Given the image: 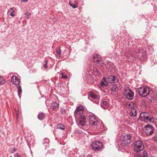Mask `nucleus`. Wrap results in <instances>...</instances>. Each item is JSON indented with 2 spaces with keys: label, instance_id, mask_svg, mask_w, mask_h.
I'll use <instances>...</instances> for the list:
<instances>
[{
  "label": "nucleus",
  "instance_id": "1",
  "mask_svg": "<svg viewBox=\"0 0 157 157\" xmlns=\"http://www.w3.org/2000/svg\"><path fill=\"white\" fill-rule=\"evenodd\" d=\"M123 94L125 97L128 100H132L133 99L134 93L128 87L124 88Z\"/></svg>",
  "mask_w": 157,
  "mask_h": 157
},
{
  "label": "nucleus",
  "instance_id": "2",
  "mask_svg": "<svg viewBox=\"0 0 157 157\" xmlns=\"http://www.w3.org/2000/svg\"><path fill=\"white\" fill-rule=\"evenodd\" d=\"M136 91L140 96L146 97L149 94L150 90L148 87H142L138 88Z\"/></svg>",
  "mask_w": 157,
  "mask_h": 157
},
{
  "label": "nucleus",
  "instance_id": "3",
  "mask_svg": "<svg viewBox=\"0 0 157 157\" xmlns=\"http://www.w3.org/2000/svg\"><path fill=\"white\" fill-rule=\"evenodd\" d=\"M131 136L130 134H127L121 138V144L122 146H127L131 143Z\"/></svg>",
  "mask_w": 157,
  "mask_h": 157
},
{
  "label": "nucleus",
  "instance_id": "4",
  "mask_svg": "<svg viewBox=\"0 0 157 157\" xmlns=\"http://www.w3.org/2000/svg\"><path fill=\"white\" fill-rule=\"evenodd\" d=\"M92 149L95 151H101L103 147L102 143L99 141L93 142L91 144Z\"/></svg>",
  "mask_w": 157,
  "mask_h": 157
},
{
  "label": "nucleus",
  "instance_id": "5",
  "mask_svg": "<svg viewBox=\"0 0 157 157\" xmlns=\"http://www.w3.org/2000/svg\"><path fill=\"white\" fill-rule=\"evenodd\" d=\"M144 148L143 143L140 141L137 140L135 143L134 147V150L137 153L143 150Z\"/></svg>",
  "mask_w": 157,
  "mask_h": 157
},
{
  "label": "nucleus",
  "instance_id": "6",
  "mask_svg": "<svg viewBox=\"0 0 157 157\" xmlns=\"http://www.w3.org/2000/svg\"><path fill=\"white\" fill-rule=\"evenodd\" d=\"M93 60L94 63L98 66H102L104 63L103 62L101 56L98 55H94L93 57Z\"/></svg>",
  "mask_w": 157,
  "mask_h": 157
},
{
  "label": "nucleus",
  "instance_id": "7",
  "mask_svg": "<svg viewBox=\"0 0 157 157\" xmlns=\"http://www.w3.org/2000/svg\"><path fill=\"white\" fill-rule=\"evenodd\" d=\"M154 128L150 124L145 125L144 128V131L147 135H151L153 133Z\"/></svg>",
  "mask_w": 157,
  "mask_h": 157
},
{
  "label": "nucleus",
  "instance_id": "8",
  "mask_svg": "<svg viewBox=\"0 0 157 157\" xmlns=\"http://www.w3.org/2000/svg\"><path fill=\"white\" fill-rule=\"evenodd\" d=\"M89 121L90 125L96 126L98 123V118L93 114L90 115L89 116Z\"/></svg>",
  "mask_w": 157,
  "mask_h": 157
},
{
  "label": "nucleus",
  "instance_id": "9",
  "mask_svg": "<svg viewBox=\"0 0 157 157\" xmlns=\"http://www.w3.org/2000/svg\"><path fill=\"white\" fill-rule=\"evenodd\" d=\"M83 109L82 106H79L77 107L75 111L74 116L75 117L83 115Z\"/></svg>",
  "mask_w": 157,
  "mask_h": 157
},
{
  "label": "nucleus",
  "instance_id": "10",
  "mask_svg": "<svg viewBox=\"0 0 157 157\" xmlns=\"http://www.w3.org/2000/svg\"><path fill=\"white\" fill-rule=\"evenodd\" d=\"M76 118H78L79 119V123L80 125L82 126H84L86 125V118L84 115L80 116L75 117Z\"/></svg>",
  "mask_w": 157,
  "mask_h": 157
},
{
  "label": "nucleus",
  "instance_id": "11",
  "mask_svg": "<svg viewBox=\"0 0 157 157\" xmlns=\"http://www.w3.org/2000/svg\"><path fill=\"white\" fill-rule=\"evenodd\" d=\"M107 80L111 83L117 82L118 81V78L116 76L112 75L109 76L108 77Z\"/></svg>",
  "mask_w": 157,
  "mask_h": 157
},
{
  "label": "nucleus",
  "instance_id": "12",
  "mask_svg": "<svg viewBox=\"0 0 157 157\" xmlns=\"http://www.w3.org/2000/svg\"><path fill=\"white\" fill-rule=\"evenodd\" d=\"M132 53L129 49H128L125 52L123 51L121 53V56L124 59L128 58V55L131 56Z\"/></svg>",
  "mask_w": 157,
  "mask_h": 157
},
{
  "label": "nucleus",
  "instance_id": "13",
  "mask_svg": "<svg viewBox=\"0 0 157 157\" xmlns=\"http://www.w3.org/2000/svg\"><path fill=\"white\" fill-rule=\"evenodd\" d=\"M110 104L108 100H105L101 103V106L104 109H106L109 106Z\"/></svg>",
  "mask_w": 157,
  "mask_h": 157
},
{
  "label": "nucleus",
  "instance_id": "14",
  "mask_svg": "<svg viewBox=\"0 0 157 157\" xmlns=\"http://www.w3.org/2000/svg\"><path fill=\"white\" fill-rule=\"evenodd\" d=\"M135 52L136 53H139V55L138 56V57L139 59H140L141 57L143 56V54H144L145 51L143 49L137 48L135 51Z\"/></svg>",
  "mask_w": 157,
  "mask_h": 157
},
{
  "label": "nucleus",
  "instance_id": "15",
  "mask_svg": "<svg viewBox=\"0 0 157 157\" xmlns=\"http://www.w3.org/2000/svg\"><path fill=\"white\" fill-rule=\"evenodd\" d=\"M148 114L146 112H142L141 113L140 115L139 119L140 121H144L145 119L147 117Z\"/></svg>",
  "mask_w": 157,
  "mask_h": 157
},
{
  "label": "nucleus",
  "instance_id": "16",
  "mask_svg": "<svg viewBox=\"0 0 157 157\" xmlns=\"http://www.w3.org/2000/svg\"><path fill=\"white\" fill-rule=\"evenodd\" d=\"M11 81L13 84L15 85H18L19 83L20 80L17 77L13 76L11 78Z\"/></svg>",
  "mask_w": 157,
  "mask_h": 157
},
{
  "label": "nucleus",
  "instance_id": "17",
  "mask_svg": "<svg viewBox=\"0 0 157 157\" xmlns=\"http://www.w3.org/2000/svg\"><path fill=\"white\" fill-rule=\"evenodd\" d=\"M148 121L152 123H154L155 122V120L153 117L151 115H149V114L147 116L146 119H145V121H144V122H147Z\"/></svg>",
  "mask_w": 157,
  "mask_h": 157
},
{
  "label": "nucleus",
  "instance_id": "18",
  "mask_svg": "<svg viewBox=\"0 0 157 157\" xmlns=\"http://www.w3.org/2000/svg\"><path fill=\"white\" fill-rule=\"evenodd\" d=\"M90 96L92 98L94 99H98L99 97L98 95H96L95 93L92 92H90L89 93L88 99H89V97Z\"/></svg>",
  "mask_w": 157,
  "mask_h": 157
},
{
  "label": "nucleus",
  "instance_id": "19",
  "mask_svg": "<svg viewBox=\"0 0 157 157\" xmlns=\"http://www.w3.org/2000/svg\"><path fill=\"white\" fill-rule=\"evenodd\" d=\"M138 157H147V151H144L143 152H141L138 156Z\"/></svg>",
  "mask_w": 157,
  "mask_h": 157
},
{
  "label": "nucleus",
  "instance_id": "20",
  "mask_svg": "<svg viewBox=\"0 0 157 157\" xmlns=\"http://www.w3.org/2000/svg\"><path fill=\"white\" fill-rule=\"evenodd\" d=\"M104 81L100 83L99 85L102 86L104 87L108 85V83L106 81V78H104Z\"/></svg>",
  "mask_w": 157,
  "mask_h": 157
},
{
  "label": "nucleus",
  "instance_id": "21",
  "mask_svg": "<svg viewBox=\"0 0 157 157\" xmlns=\"http://www.w3.org/2000/svg\"><path fill=\"white\" fill-rule=\"evenodd\" d=\"M59 106L58 104L56 102H53L51 104V107L53 110L55 109Z\"/></svg>",
  "mask_w": 157,
  "mask_h": 157
},
{
  "label": "nucleus",
  "instance_id": "22",
  "mask_svg": "<svg viewBox=\"0 0 157 157\" xmlns=\"http://www.w3.org/2000/svg\"><path fill=\"white\" fill-rule=\"evenodd\" d=\"M18 95L19 98H21L22 93V89L20 86L18 85L17 87Z\"/></svg>",
  "mask_w": 157,
  "mask_h": 157
},
{
  "label": "nucleus",
  "instance_id": "23",
  "mask_svg": "<svg viewBox=\"0 0 157 157\" xmlns=\"http://www.w3.org/2000/svg\"><path fill=\"white\" fill-rule=\"evenodd\" d=\"M37 117L39 120H42L44 118L45 115L44 113H41L38 114Z\"/></svg>",
  "mask_w": 157,
  "mask_h": 157
},
{
  "label": "nucleus",
  "instance_id": "24",
  "mask_svg": "<svg viewBox=\"0 0 157 157\" xmlns=\"http://www.w3.org/2000/svg\"><path fill=\"white\" fill-rule=\"evenodd\" d=\"M111 90L113 92H115L118 90V88L117 86L114 84H112L111 86Z\"/></svg>",
  "mask_w": 157,
  "mask_h": 157
},
{
  "label": "nucleus",
  "instance_id": "25",
  "mask_svg": "<svg viewBox=\"0 0 157 157\" xmlns=\"http://www.w3.org/2000/svg\"><path fill=\"white\" fill-rule=\"evenodd\" d=\"M74 4L71 3L69 2V5L73 8H75L78 7V2L76 1H74Z\"/></svg>",
  "mask_w": 157,
  "mask_h": 157
},
{
  "label": "nucleus",
  "instance_id": "26",
  "mask_svg": "<svg viewBox=\"0 0 157 157\" xmlns=\"http://www.w3.org/2000/svg\"><path fill=\"white\" fill-rule=\"evenodd\" d=\"M57 128L58 129H60L63 130H64L65 128L63 125L61 124H59L57 125Z\"/></svg>",
  "mask_w": 157,
  "mask_h": 157
},
{
  "label": "nucleus",
  "instance_id": "27",
  "mask_svg": "<svg viewBox=\"0 0 157 157\" xmlns=\"http://www.w3.org/2000/svg\"><path fill=\"white\" fill-rule=\"evenodd\" d=\"M56 52L57 55L59 57H60L61 54V50L59 48H57L56 49Z\"/></svg>",
  "mask_w": 157,
  "mask_h": 157
},
{
  "label": "nucleus",
  "instance_id": "28",
  "mask_svg": "<svg viewBox=\"0 0 157 157\" xmlns=\"http://www.w3.org/2000/svg\"><path fill=\"white\" fill-rule=\"evenodd\" d=\"M5 83V80L3 78L0 77V85L3 84Z\"/></svg>",
  "mask_w": 157,
  "mask_h": 157
},
{
  "label": "nucleus",
  "instance_id": "29",
  "mask_svg": "<svg viewBox=\"0 0 157 157\" xmlns=\"http://www.w3.org/2000/svg\"><path fill=\"white\" fill-rule=\"evenodd\" d=\"M136 111H134V113L131 112L130 113L131 116L132 117H135L136 115Z\"/></svg>",
  "mask_w": 157,
  "mask_h": 157
},
{
  "label": "nucleus",
  "instance_id": "30",
  "mask_svg": "<svg viewBox=\"0 0 157 157\" xmlns=\"http://www.w3.org/2000/svg\"><path fill=\"white\" fill-rule=\"evenodd\" d=\"M31 13L29 12H27L25 14V17L27 18L28 19L29 18V17L31 15Z\"/></svg>",
  "mask_w": 157,
  "mask_h": 157
},
{
  "label": "nucleus",
  "instance_id": "31",
  "mask_svg": "<svg viewBox=\"0 0 157 157\" xmlns=\"http://www.w3.org/2000/svg\"><path fill=\"white\" fill-rule=\"evenodd\" d=\"M153 140L155 141H157V134L154 136L152 138Z\"/></svg>",
  "mask_w": 157,
  "mask_h": 157
},
{
  "label": "nucleus",
  "instance_id": "32",
  "mask_svg": "<svg viewBox=\"0 0 157 157\" xmlns=\"http://www.w3.org/2000/svg\"><path fill=\"white\" fill-rule=\"evenodd\" d=\"M62 76V78L63 79H64L66 78H67V75H64L63 73H61Z\"/></svg>",
  "mask_w": 157,
  "mask_h": 157
},
{
  "label": "nucleus",
  "instance_id": "33",
  "mask_svg": "<svg viewBox=\"0 0 157 157\" xmlns=\"http://www.w3.org/2000/svg\"><path fill=\"white\" fill-rule=\"evenodd\" d=\"M11 11L12 12H14L15 10L13 9V8H10V10H8V13H9Z\"/></svg>",
  "mask_w": 157,
  "mask_h": 157
},
{
  "label": "nucleus",
  "instance_id": "34",
  "mask_svg": "<svg viewBox=\"0 0 157 157\" xmlns=\"http://www.w3.org/2000/svg\"><path fill=\"white\" fill-rule=\"evenodd\" d=\"M60 111L62 113H64L65 112V110L63 108H61Z\"/></svg>",
  "mask_w": 157,
  "mask_h": 157
},
{
  "label": "nucleus",
  "instance_id": "35",
  "mask_svg": "<svg viewBox=\"0 0 157 157\" xmlns=\"http://www.w3.org/2000/svg\"><path fill=\"white\" fill-rule=\"evenodd\" d=\"M14 12H12V11L10 13V15L12 17H13L15 16V14L14 13Z\"/></svg>",
  "mask_w": 157,
  "mask_h": 157
},
{
  "label": "nucleus",
  "instance_id": "36",
  "mask_svg": "<svg viewBox=\"0 0 157 157\" xmlns=\"http://www.w3.org/2000/svg\"><path fill=\"white\" fill-rule=\"evenodd\" d=\"M44 67L45 68H47L48 67V65L47 64V61H46V63L44 65Z\"/></svg>",
  "mask_w": 157,
  "mask_h": 157
},
{
  "label": "nucleus",
  "instance_id": "37",
  "mask_svg": "<svg viewBox=\"0 0 157 157\" xmlns=\"http://www.w3.org/2000/svg\"><path fill=\"white\" fill-rule=\"evenodd\" d=\"M28 0H21V1L22 2H27Z\"/></svg>",
  "mask_w": 157,
  "mask_h": 157
},
{
  "label": "nucleus",
  "instance_id": "38",
  "mask_svg": "<svg viewBox=\"0 0 157 157\" xmlns=\"http://www.w3.org/2000/svg\"><path fill=\"white\" fill-rule=\"evenodd\" d=\"M86 157H91V155H87Z\"/></svg>",
  "mask_w": 157,
  "mask_h": 157
},
{
  "label": "nucleus",
  "instance_id": "39",
  "mask_svg": "<svg viewBox=\"0 0 157 157\" xmlns=\"http://www.w3.org/2000/svg\"><path fill=\"white\" fill-rule=\"evenodd\" d=\"M15 157H19L18 155H15Z\"/></svg>",
  "mask_w": 157,
  "mask_h": 157
},
{
  "label": "nucleus",
  "instance_id": "40",
  "mask_svg": "<svg viewBox=\"0 0 157 157\" xmlns=\"http://www.w3.org/2000/svg\"><path fill=\"white\" fill-rule=\"evenodd\" d=\"M96 71L97 72H98V73H99V71L97 69H96Z\"/></svg>",
  "mask_w": 157,
  "mask_h": 157
},
{
  "label": "nucleus",
  "instance_id": "41",
  "mask_svg": "<svg viewBox=\"0 0 157 157\" xmlns=\"http://www.w3.org/2000/svg\"><path fill=\"white\" fill-rule=\"evenodd\" d=\"M9 157H12V156H10Z\"/></svg>",
  "mask_w": 157,
  "mask_h": 157
}]
</instances>
